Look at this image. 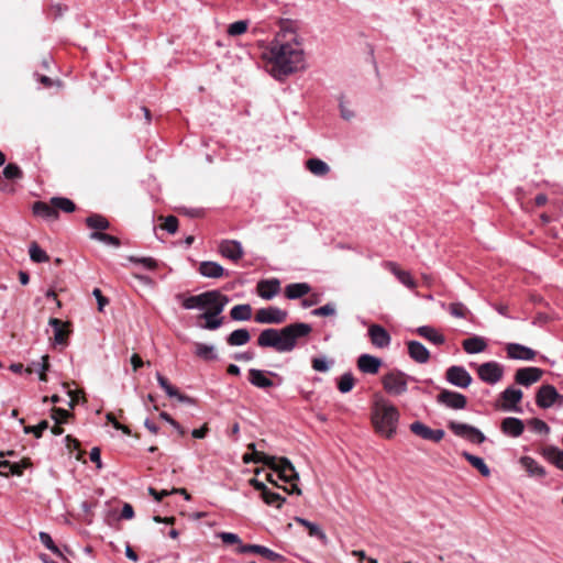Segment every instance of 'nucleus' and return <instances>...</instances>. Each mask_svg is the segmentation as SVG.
<instances>
[{
  "label": "nucleus",
  "mask_w": 563,
  "mask_h": 563,
  "mask_svg": "<svg viewBox=\"0 0 563 563\" xmlns=\"http://www.w3.org/2000/svg\"><path fill=\"white\" fill-rule=\"evenodd\" d=\"M89 456H90L91 462L96 463L97 468L102 467L101 452H100L99 448H97V446L92 448Z\"/></svg>",
  "instance_id": "69168bd1"
},
{
  "label": "nucleus",
  "mask_w": 563,
  "mask_h": 563,
  "mask_svg": "<svg viewBox=\"0 0 563 563\" xmlns=\"http://www.w3.org/2000/svg\"><path fill=\"white\" fill-rule=\"evenodd\" d=\"M247 26H249V23H247V21H244V20L233 22L228 27V34L231 36L242 35L246 32Z\"/></svg>",
  "instance_id": "de8ad7c7"
},
{
  "label": "nucleus",
  "mask_w": 563,
  "mask_h": 563,
  "mask_svg": "<svg viewBox=\"0 0 563 563\" xmlns=\"http://www.w3.org/2000/svg\"><path fill=\"white\" fill-rule=\"evenodd\" d=\"M166 395L170 398H177L180 402H187L190 401L189 397L180 394L178 389L170 385L167 389L164 390Z\"/></svg>",
  "instance_id": "680f3d73"
},
{
  "label": "nucleus",
  "mask_w": 563,
  "mask_h": 563,
  "mask_svg": "<svg viewBox=\"0 0 563 563\" xmlns=\"http://www.w3.org/2000/svg\"><path fill=\"white\" fill-rule=\"evenodd\" d=\"M129 261L134 264L142 265L145 269L153 271L157 267V263L152 257H136V256H129Z\"/></svg>",
  "instance_id": "603ef678"
},
{
  "label": "nucleus",
  "mask_w": 563,
  "mask_h": 563,
  "mask_svg": "<svg viewBox=\"0 0 563 563\" xmlns=\"http://www.w3.org/2000/svg\"><path fill=\"white\" fill-rule=\"evenodd\" d=\"M287 311L278 307L261 308L255 313V321L262 324H280L287 319Z\"/></svg>",
  "instance_id": "1a4fd4ad"
},
{
  "label": "nucleus",
  "mask_w": 563,
  "mask_h": 563,
  "mask_svg": "<svg viewBox=\"0 0 563 563\" xmlns=\"http://www.w3.org/2000/svg\"><path fill=\"white\" fill-rule=\"evenodd\" d=\"M148 494L151 496H153L155 500L161 501L164 497H167V496L172 495L173 493H170V490H167V489L157 492L155 488L148 487Z\"/></svg>",
  "instance_id": "338daca9"
},
{
  "label": "nucleus",
  "mask_w": 563,
  "mask_h": 563,
  "mask_svg": "<svg viewBox=\"0 0 563 563\" xmlns=\"http://www.w3.org/2000/svg\"><path fill=\"white\" fill-rule=\"evenodd\" d=\"M444 437V431L442 429H430L424 426V439L433 440L438 442L442 440Z\"/></svg>",
  "instance_id": "052dcab7"
},
{
  "label": "nucleus",
  "mask_w": 563,
  "mask_h": 563,
  "mask_svg": "<svg viewBox=\"0 0 563 563\" xmlns=\"http://www.w3.org/2000/svg\"><path fill=\"white\" fill-rule=\"evenodd\" d=\"M424 339L435 345H442L445 342V338L441 332L428 325H424Z\"/></svg>",
  "instance_id": "58836bf2"
},
{
  "label": "nucleus",
  "mask_w": 563,
  "mask_h": 563,
  "mask_svg": "<svg viewBox=\"0 0 563 563\" xmlns=\"http://www.w3.org/2000/svg\"><path fill=\"white\" fill-rule=\"evenodd\" d=\"M198 272L206 278H220L225 274V269L217 262L203 261L199 264Z\"/></svg>",
  "instance_id": "5701e85b"
},
{
  "label": "nucleus",
  "mask_w": 563,
  "mask_h": 563,
  "mask_svg": "<svg viewBox=\"0 0 563 563\" xmlns=\"http://www.w3.org/2000/svg\"><path fill=\"white\" fill-rule=\"evenodd\" d=\"M520 464L529 473L530 476L542 478L547 475L545 468L531 456H522L520 459Z\"/></svg>",
  "instance_id": "cd10ccee"
},
{
  "label": "nucleus",
  "mask_w": 563,
  "mask_h": 563,
  "mask_svg": "<svg viewBox=\"0 0 563 563\" xmlns=\"http://www.w3.org/2000/svg\"><path fill=\"white\" fill-rule=\"evenodd\" d=\"M541 455L551 464L563 471V450L555 445L542 448Z\"/></svg>",
  "instance_id": "b1692460"
},
{
  "label": "nucleus",
  "mask_w": 563,
  "mask_h": 563,
  "mask_svg": "<svg viewBox=\"0 0 563 563\" xmlns=\"http://www.w3.org/2000/svg\"><path fill=\"white\" fill-rule=\"evenodd\" d=\"M335 305L330 302V303H327L322 307H319L317 309H313L311 311V314L312 316H316V317H327V316H334L335 314Z\"/></svg>",
  "instance_id": "6e6d98bb"
},
{
  "label": "nucleus",
  "mask_w": 563,
  "mask_h": 563,
  "mask_svg": "<svg viewBox=\"0 0 563 563\" xmlns=\"http://www.w3.org/2000/svg\"><path fill=\"white\" fill-rule=\"evenodd\" d=\"M264 56L272 65V75L277 79L306 67L302 38L291 29L288 21L282 23L280 31L269 43Z\"/></svg>",
  "instance_id": "f257e3e1"
},
{
  "label": "nucleus",
  "mask_w": 563,
  "mask_h": 563,
  "mask_svg": "<svg viewBox=\"0 0 563 563\" xmlns=\"http://www.w3.org/2000/svg\"><path fill=\"white\" fill-rule=\"evenodd\" d=\"M217 537L220 538L222 540V542L225 543V544H238L239 548L241 545H243L240 537L236 533H233V532H219L217 534Z\"/></svg>",
  "instance_id": "4d7b16f0"
},
{
  "label": "nucleus",
  "mask_w": 563,
  "mask_h": 563,
  "mask_svg": "<svg viewBox=\"0 0 563 563\" xmlns=\"http://www.w3.org/2000/svg\"><path fill=\"white\" fill-rule=\"evenodd\" d=\"M86 224L95 230H107L110 227L109 221L103 216L97 213L88 217Z\"/></svg>",
  "instance_id": "4c0bfd02"
},
{
  "label": "nucleus",
  "mask_w": 563,
  "mask_h": 563,
  "mask_svg": "<svg viewBox=\"0 0 563 563\" xmlns=\"http://www.w3.org/2000/svg\"><path fill=\"white\" fill-rule=\"evenodd\" d=\"M388 266L391 268L393 273L398 277L400 283H402L405 286L409 288H412L415 286V283L409 273L398 269L394 263H389Z\"/></svg>",
  "instance_id": "a18cd8bd"
},
{
  "label": "nucleus",
  "mask_w": 563,
  "mask_h": 563,
  "mask_svg": "<svg viewBox=\"0 0 563 563\" xmlns=\"http://www.w3.org/2000/svg\"><path fill=\"white\" fill-rule=\"evenodd\" d=\"M230 317L235 321H247L252 318V307L249 303L236 305L231 309Z\"/></svg>",
  "instance_id": "f704fd0d"
},
{
  "label": "nucleus",
  "mask_w": 563,
  "mask_h": 563,
  "mask_svg": "<svg viewBox=\"0 0 563 563\" xmlns=\"http://www.w3.org/2000/svg\"><path fill=\"white\" fill-rule=\"evenodd\" d=\"M506 352L511 360L532 361L536 357V351L519 343H508Z\"/></svg>",
  "instance_id": "a211bd4d"
},
{
  "label": "nucleus",
  "mask_w": 563,
  "mask_h": 563,
  "mask_svg": "<svg viewBox=\"0 0 563 563\" xmlns=\"http://www.w3.org/2000/svg\"><path fill=\"white\" fill-rule=\"evenodd\" d=\"M311 287L307 283H294L285 287V295L288 299H299L305 295L309 294Z\"/></svg>",
  "instance_id": "c85d7f7f"
},
{
  "label": "nucleus",
  "mask_w": 563,
  "mask_h": 563,
  "mask_svg": "<svg viewBox=\"0 0 563 563\" xmlns=\"http://www.w3.org/2000/svg\"><path fill=\"white\" fill-rule=\"evenodd\" d=\"M195 355L203 361H216L218 353L214 345L197 342L195 343Z\"/></svg>",
  "instance_id": "7c9ffc66"
},
{
  "label": "nucleus",
  "mask_w": 563,
  "mask_h": 563,
  "mask_svg": "<svg viewBox=\"0 0 563 563\" xmlns=\"http://www.w3.org/2000/svg\"><path fill=\"white\" fill-rule=\"evenodd\" d=\"M543 371L539 367H523L519 368L515 374V382L522 386H530L539 382L542 377Z\"/></svg>",
  "instance_id": "2eb2a0df"
},
{
  "label": "nucleus",
  "mask_w": 563,
  "mask_h": 563,
  "mask_svg": "<svg viewBox=\"0 0 563 563\" xmlns=\"http://www.w3.org/2000/svg\"><path fill=\"white\" fill-rule=\"evenodd\" d=\"M33 366H34V371H36L38 373L40 380L46 382L45 372L48 369V366H49L48 356L47 355L42 356L41 362L33 363Z\"/></svg>",
  "instance_id": "864d4df0"
},
{
  "label": "nucleus",
  "mask_w": 563,
  "mask_h": 563,
  "mask_svg": "<svg viewBox=\"0 0 563 563\" xmlns=\"http://www.w3.org/2000/svg\"><path fill=\"white\" fill-rule=\"evenodd\" d=\"M522 396L523 394L520 389L515 388L512 386L507 387L500 394V400L503 401L500 408L504 411L521 412V409L518 407V404L521 401Z\"/></svg>",
  "instance_id": "f8f14e48"
},
{
  "label": "nucleus",
  "mask_w": 563,
  "mask_h": 563,
  "mask_svg": "<svg viewBox=\"0 0 563 563\" xmlns=\"http://www.w3.org/2000/svg\"><path fill=\"white\" fill-rule=\"evenodd\" d=\"M462 346L467 354H477L487 349V342L484 338L474 335L464 340Z\"/></svg>",
  "instance_id": "bb28decb"
},
{
  "label": "nucleus",
  "mask_w": 563,
  "mask_h": 563,
  "mask_svg": "<svg viewBox=\"0 0 563 563\" xmlns=\"http://www.w3.org/2000/svg\"><path fill=\"white\" fill-rule=\"evenodd\" d=\"M528 426L532 429V431L541 434H548L550 432L549 426L541 419L532 418L528 420Z\"/></svg>",
  "instance_id": "8fccbe9b"
},
{
  "label": "nucleus",
  "mask_w": 563,
  "mask_h": 563,
  "mask_svg": "<svg viewBox=\"0 0 563 563\" xmlns=\"http://www.w3.org/2000/svg\"><path fill=\"white\" fill-rule=\"evenodd\" d=\"M332 361L327 360V357H313L311 361L312 368L317 372L325 373L330 369Z\"/></svg>",
  "instance_id": "09e8293b"
},
{
  "label": "nucleus",
  "mask_w": 563,
  "mask_h": 563,
  "mask_svg": "<svg viewBox=\"0 0 563 563\" xmlns=\"http://www.w3.org/2000/svg\"><path fill=\"white\" fill-rule=\"evenodd\" d=\"M33 212L34 214L46 219V220H55L58 217V212L55 210V207L53 205L37 201L33 206Z\"/></svg>",
  "instance_id": "c756f323"
},
{
  "label": "nucleus",
  "mask_w": 563,
  "mask_h": 563,
  "mask_svg": "<svg viewBox=\"0 0 563 563\" xmlns=\"http://www.w3.org/2000/svg\"><path fill=\"white\" fill-rule=\"evenodd\" d=\"M383 385L387 393L400 395L407 388V379L400 372H390L383 377Z\"/></svg>",
  "instance_id": "9d476101"
},
{
  "label": "nucleus",
  "mask_w": 563,
  "mask_h": 563,
  "mask_svg": "<svg viewBox=\"0 0 563 563\" xmlns=\"http://www.w3.org/2000/svg\"><path fill=\"white\" fill-rule=\"evenodd\" d=\"M410 356L419 363H422V344L418 341H411L408 344Z\"/></svg>",
  "instance_id": "5fc2aeb1"
},
{
  "label": "nucleus",
  "mask_w": 563,
  "mask_h": 563,
  "mask_svg": "<svg viewBox=\"0 0 563 563\" xmlns=\"http://www.w3.org/2000/svg\"><path fill=\"white\" fill-rule=\"evenodd\" d=\"M38 539L40 541L42 542V544L48 549L49 551H52L54 554H58L60 555V551L59 549L55 545L52 537L47 533V532H44V531H41L38 533Z\"/></svg>",
  "instance_id": "3c124183"
},
{
  "label": "nucleus",
  "mask_w": 563,
  "mask_h": 563,
  "mask_svg": "<svg viewBox=\"0 0 563 563\" xmlns=\"http://www.w3.org/2000/svg\"><path fill=\"white\" fill-rule=\"evenodd\" d=\"M51 203L53 205V207H55L56 211L62 210L64 212L70 213L76 209L75 203L70 199L65 197H53L51 199Z\"/></svg>",
  "instance_id": "e433bc0d"
},
{
  "label": "nucleus",
  "mask_w": 563,
  "mask_h": 563,
  "mask_svg": "<svg viewBox=\"0 0 563 563\" xmlns=\"http://www.w3.org/2000/svg\"><path fill=\"white\" fill-rule=\"evenodd\" d=\"M368 335L372 344L376 347L384 349L390 344V335L382 325H371L368 329Z\"/></svg>",
  "instance_id": "aec40b11"
},
{
  "label": "nucleus",
  "mask_w": 563,
  "mask_h": 563,
  "mask_svg": "<svg viewBox=\"0 0 563 563\" xmlns=\"http://www.w3.org/2000/svg\"><path fill=\"white\" fill-rule=\"evenodd\" d=\"M255 455V462H262L263 464L277 472L280 479L285 482H294L291 489L288 490L285 488V490H287L289 494L301 495V489L296 484V482L299 479V474L287 457L277 459L276 456L265 454L264 452H256Z\"/></svg>",
  "instance_id": "20e7f679"
},
{
  "label": "nucleus",
  "mask_w": 563,
  "mask_h": 563,
  "mask_svg": "<svg viewBox=\"0 0 563 563\" xmlns=\"http://www.w3.org/2000/svg\"><path fill=\"white\" fill-rule=\"evenodd\" d=\"M30 258L35 263L48 262L49 257L44 250H42L36 243L30 245Z\"/></svg>",
  "instance_id": "a19ab883"
},
{
  "label": "nucleus",
  "mask_w": 563,
  "mask_h": 563,
  "mask_svg": "<svg viewBox=\"0 0 563 563\" xmlns=\"http://www.w3.org/2000/svg\"><path fill=\"white\" fill-rule=\"evenodd\" d=\"M238 552L239 553H247V552L256 553L272 562L285 561V558L282 554L276 553V552L272 551L271 549H268L264 545H260V544L241 545L240 548H238Z\"/></svg>",
  "instance_id": "f3484780"
},
{
  "label": "nucleus",
  "mask_w": 563,
  "mask_h": 563,
  "mask_svg": "<svg viewBox=\"0 0 563 563\" xmlns=\"http://www.w3.org/2000/svg\"><path fill=\"white\" fill-rule=\"evenodd\" d=\"M69 412L65 409H54L53 418L55 419L56 423H63L68 418Z\"/></svg>",
  "instance_id": "774afa93"
},
{
  "label": "nucleus",
  "mask_w": 563,
  "mask_h": 563,
  "mask_svg": "<svg viewBox=\"0 0 563 563\" xmlns=\"http://www.w3.org/2000/svg\"><path fill=\"white\" fill-rule=\"evenodd\" d=\"M559 398V393L552 385H542L536 395V404L542 409L553 406Z\"/></svg>",
  "instance_id": "4468645a"
},
{
  "label": "nucleus",
  "mask_w": 563,
  "mask_h": 563,
  "mask_svg": "<svg viewBox=\"0 0 563 563\" xmlns=\"http://www.w3.org/2000/svg\"><path fill=\"white\" fill-rule=\"evenodd\" d=\"M311 331V325L303 322L291 323L282 329H264L257 338V345L274 349L278 353H288L296 347L299 339L308 336Z\"/></svg>",
  "instance_id": "f03ea898"
},
{
  "label": "nucleus",
  "mask_w": 563,
  "mask_h": 563,
  "mask_svg": "<svg viewBox=\"0 0 563 563\" xmlns=\"http://www.w3.org/2000/svg\"><path fill=\"white\" fill-rule=\"evenodd\" d=\"M280 290V282L276 278L261 280L257 284L258 296L269 300L274 298Z\"/></svg>",
  "instance_id": "4be33fe9"
},
{
  "label": "nucleus",
  "mask_w": 563,
  "mask_h": 563,
  "mask_svg": "<svg viewBox=\"0 0 563 563\" xmlns=\"http://www.w3.org/2000/svg\"><path fill=\"white\" fill-rule=\"evenodd\" d=\"M228 296L221 294L219 290H208L199 295L189 296L183 300V307L187 310L201 309L208 310L210 307L216 306Z\"/></svg>",
  "instance_id": "39448f33"
},
{
  "label": "nucleus",
  "mask_w": 563,
  "mask_h": 563,
  "mask_svg": "<svg viewBox=\"0 0 563 563\" xmlns=\"http://www.w3.org/2000/svg\"><path fill=\"white\" fill-rule=\"evenodd\" d=\"M295 521L298 522L299 525L303 526L305 528H307L310 537L318 538L319 540L322 541V543L327 544L328 538H327L325 533L323 532V530L317 523L311 522L301 517H296Z\"/></svg>",
  "instance_id": "2f4dec72"
},
{
  "label": "nucleus",
  "mask_w": 563,
  "mask_h": 563,
  "mask_svg": "<svg viewBox=\"0 0 563 563\" xmlns=\"http://www.w3.org/2000/svg\"><path fill=\"white\" fill-rule=\"evenodd\" d=\"M353 386H354V377H353L352 373H350V372L344 373L340 377L339 383H338L339 390L343 394H346L352 390Z\"/></svg>",
  "instance_id": "37998d69"
},
{
  "label": "nucleus",
  "mask_w": 563,
  "mask_h": 563,
  "mask_svg": "<svg viewBox=\"0 0 563 563\" xmlns=\"http://www.w3.org/2000/svg\"><path fill=\"white\" fill-rule=\"evenodd\" d=\"M306 166L309 169L310 173H312L316 176H324L329 173L330 167L329 165L319 159V158H310L306 162Z\"/></svg>",
  "instance_id": "c9c22d12"
},
{
  "label": "nucleus",
  "mask_w": 563,
  "mask_h": 563,
  "mask_svg": "<svg viewBox=\"0 0 563 563\" xmlns=\"http://www.w3.org/2000/svg\"><path fill=\"white\" fill-rule=\"evenodd\" d=\"M48 324L54 331V343L57 345H65L67 343L68 330L66 323L59 319L51 318Z\"/></svg>",
  "instance_id": "393cba45"
},
{
  "label": "nucleus",
  "mask_w": 563,
  "mask_h": 563,
  "mask_svg": "<svg viewBox=\"0 0 563 563\" xmlns=\"http://www.w3.org/2000/svg\"><path fill=\"white\" fill-rule=\"evenodd\" d=\"M3 176L10 180L21 179L23 172L16 164L10 163L4 167Z\"/></svg>",
  "instance_id": "c03bdc74"
},
{
  "label": "nucleus",
  "mask_w": 563,
  "mask_h": 563,
  "mask_svg": "<svg viewBox=\"0 0 563 563\" xmlns=\"http://www.w3.org/2000/svg\"><path fill=\"white\" fill-rule=\"evenodd\" d=\"M448 428L456 435L463 439H466L467 441L476 444H481L486 440V437L484 433L467 423H462L457 421H450L448 423Z\"/></svg>",
  "instance_id": "0eeeda50"
},
{
  "label": "nucleus",
  "mask_w": 563,
  "mask_h": 563,
  "mask_svg": "<svg viewBox=\"0 0 563 563\" xmlns=\"http://www.w3.org/2000/svg\"><path fill=\"white\" fill-rule=\"evenodd\" d=\"M437 400L439 404L454 410L464 409L467 405V398L460 393L444 389L438 394Z\"/></svg>",
  "instance_id": "9b49d317"
},
{
  "label": "nucleus",
  "mask_w": 563,
  "mask_h": 563,
  "mask_svg": "<svg viewBox=\"0 0 563 563\" xmlns=\"http://www.w3.org/2000/svg\"><path fill=\"white\" fill-rule=\"evenodd\" d=\"M163 229L170 234L176 233L178 229V219L174 216L164 218Z\"/></svg>",
  "instance_id": "bf43d9fd"
},
{
  "label": "nucleus",
  "mask_w": 563,
  "mask_h": 563,
  "mask_svg": "<svg viewBox=\"0 0 563 563\" xmlns=\"http://www.w3.org/2000/svg\"><path fill=\"white\" fill-rule=\"evenodd\" d=\"M90 239L100 241V242L111 245L113 247H119L121 245V242L117 236H113V235H110L107 233H102V232H92L90 234Z\"/></svg>",
  "instance_id": "ea45409f"
},
{
  "label": "nucleus",
  "mask_w": 563,
  "mask_h": 563,
  "mask_svg": "<svg viewBox=\"0 0 563 563\" xmlns=\"http://www.w3.org/2000/svg\"><path fill=\"white\" fill-rule=\"evenodd\" d=\"M445 377L450 384L460 388H467L472 383L471 374L463 366L459 365L449 367Z\"/></svg>",
  "instance_id": "ddd939ff"
},
{
  "label": "nucleus",
  "mask_w": 563,
  "mask_h": 563,
  "mask_svg": "<svg viewBox=\"0 0 563 563\" xmlns=\"http://www.w3.org/2000/svg\"><path fill=\"white\" fill-rule=\"evenodd\" d=\"M500 429L503 433L511 438H518L523 433L525 423L521 419L515 417H507L503 419Z\"/></svg>",
  "instance_id": "6ab92c4d"
},
{
  "label": "nucleus",
  "mask_w": 563,
  "mask_h": 563,
  "mask_svg": "<svg viewBox=\"0 0 563 563\" xmlns=\"http://www.w3.org/2000/svg\"><path fill=\"white\" fill-rule=\"evenodd\" d=\"M462 456L465 457V460L483 476L487 477L490 475V470L482 457L473 455L466 451L462 452Z\"/></svg>",
  "instance_id": "72a5a7b5"
},
{
  "label": "nucleus",
  "mask_w": 563,
  "mask_h": 563,
  "mask_svg": "<svg viewBox=\"0 0 563 563\" xmlns=\"http://www.w3.org/2000/svg\"><path fill=\"white\" fill-rule=\"evenodd\" d=\"M230 299L229 297L224 298V301L221 300L216 306L210 307V309L203 311L199 318L203 319L206 321L205 324L200 325L202 329L206 330H217L223 324V317H221V313L223 312L225 306L229 303Z\"/></svg>",
  "instance_id": "423d86ee"
},
{
  "label": "nucleus",
  "mask_w": 563,
  "mask_h": 563,
  "mask_svg": "<svg viewBox=\"0 0 563 563\" xmlns=\"http://www.w3.org/2000/svg\"><path fill=\"white\" fill-rule=\"evenodd\" d=\"M26 466H27L26 463L23 464V465L18 464V463H11L9 472L5 473V472L0 471V476H5L7 477L9 474L20 476L23 473V468L26 467Z\"/></svg>",
  "instance_id": "0e129e2a"
},
{
  "label": "nucleus",
  "mask_w": 563,
  "mask_h": 563,
  "mask_svg": "<svg viewBox=\"0 0 563 563\" xmlns=\"http://www.w3.org/2000/svg\"><path fill=\"white\" fill-rule=\"evenodd\" d=\"M382 366V360L371 354H362L357 358V367L365 374H377Z\"/></svg>",
  "instance_id": "412c9836"
},
{
  "label": "nucleus",
  "mask_w": 563,
  "mask_h": 563,
  "mask_svg": "<svg viewBox=\"0 0 563 563\" xmlns=\"http://www.w3.org/2000/svg\"><path fill=\"white\" fill-rule=\"evenodd\" d=\"M477 375L484 383L495 385L504 376V366L495 361L486 362L477 367Z\"/></svg>",
  "instance_id": "6e6552de"
},
{
  "label": "nucleus",
  "mask_w": 563,
  "mask_h": 563,
  "mask_svg": "<svg viewBox=\"0 0 563 563\" xmlns=\"http://www.w3.org/2000/svg\"><path fill=\"white\" fill-rule=\"evenodd\" d=\"M159 417L163 420H165L166 422H168L180 435L185 434L184 428L176 420H174L170 417V415H168L167 412L163 411V412L159 413Z\"/></svg>",
  "instance_id": "e2e57ef3"
},
{
  "label": "nucleus",
  "mask_w": 563,
  "mask_h": 563,
  "mask_svg": "<svg viewBox=\"0 0 563 563\" xmlns=\"http://www.w3.org/2000/svg\"><path fill=\"white\" fill-rule=\"evenodd\" d=\"M371 420L379 435L390 439L396 433L399 412L389 400L376 395L372 407Z\"/></svg>",
  "instance_id": "7ed1b4c3"
},
{
  "label": "nucleus",
  "mask_w": 563,
  "mask_h": 563,
  "mask_svg": "<svg viewBox=\"0 0 563 563\" xmlns=\"http://www.w3.org/2000/svg\"><path fill=\"white\" fill-rule=\"evenodd\" d=\"M263 500L267 505H275L277 508H280L282 505L286 501V498L283 497L280 494L268 490L263 496Z\"/></svg>",
  "instance_id": "49530a36"
},
{
  "label": "nucleus",
  "mask_w": 563,
  "mask_h": 563,
  "mask_svg": "<svg viewBox=\"0 0 563 563\" xmlns=\"http://www.w3.org/2000/svg\"><path fill=\"white\" fill-rule=\"evenodd\" d=\"M219 252L222 256L238 262L244 255L242 244L235 240H224L219 244Z\"/></svg>",
  "instance_id": "dca6fc26"
},
{
  "label": "nucleus",
  "mask_w": 563,
  "mask_h": 563,
  "mask_svg": "<svg viewBox=\"0 0 563 563\" xmlns=\"http://www.w3.org/2000/svg\"><path fill=\"white\" fill-rule=\"evenodd\" d=\"M48 428V422L46 420L41 421L36 426H29L24 428L25 433H33L36 438H40L44 430Z\"/></svg>",
  "instance_id": "13d9d810"
},
{
  "label": "nucleus",
  "mask_w": 563,
  "mask_h": 563,
  "mask_svg": "<svg viewBox=\"0 0 563 563\" xmlns=\"http://www.w3.org/2000/svg\"><path fill=\"white\" fill-rule=\"evenodd\" d=\"M251 340V334L247 329H238L231 332L227 338V343L231 346H241Z\"/></svg>",
  "instance_id": "473e14b6"
},
{
  "label": "nucleus",
  "mask_w": 563,
  "mask_h": 563,
  "mask_svg": "<svg viewBox=\"0 0 563 563\" xmlns=\"http://www.w3.org/2000/svg\"><path fill=\"white\" fill-rule=\"evenodd\" d=\"M250 383L257 388H271L274 386L272 379L266 376V372L257 368H251L249 371Z\"/></svg>",
  "instance_id": "a878e982"
},
{
  "label": "nucleus",
  "mask_w": 563,
  "mask_h": 563,
  "mask_svg": "<svg viewBox=\"0 0 563 563\" xmlns=\"http://www.w3.org/2000/svg\"><path fill=\"white\" fill-rule=\"evenodd\" d=\"M449 312L454 318H467L471 316L470 309L462 302H453L449 306Z\"/></svg>",
  "instance_id": "79ce46f5"
}]
</instances>
